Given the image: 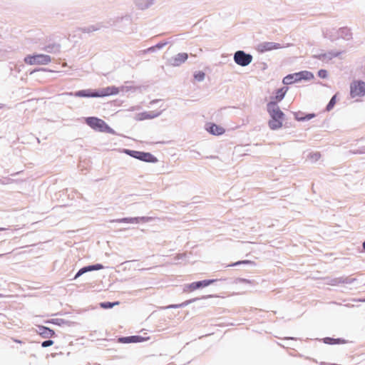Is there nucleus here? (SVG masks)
<instances>
[{
	"label": "nucleus",
	"instance_id": "5701e85b",
	"mask_svg": "<svg viewBox=\"0 0 365 365\" xmlns=\"http://www.w3.org/2000/svg\"><path fill=\"white\" fill-rule=\"evenodd\" d=\"M336 96L334 95L331 99L330 100L329 103H328L327 106V110L328 111L331 110L333 107L334 106L335 103H336Z\"/></svg>",
	"mask_w": 365,
	"mask_h": 365
},
{
	"label": "nucleus",
	"instance_id": "0eeeda50",
	"mask_svg": "<svg viewBox=\"0 0 365 365\" xmlns=\"http://www.w3.org/2000/svg\"><path fill=\"white\" fill-rule=\"evenodd\" d=\"M280 48V44L274 42H262L257 46V50L259 53H264L272 50H277Z\"/></svg>",
	"mask_w": 365,
	"mask_h": 365
},
{
	"label": "nucleus",
	"instance_id": "a211bd4d",
	"mask_svg": "<svg viewBox=\"0 0 365 365\" xmlns=\"http://www.w3.org/2000/svg\"><path fill=\"white\" fill-rule=\"evenodd\" d=\"M39 334L43 337L48 338L52 337L55 334V332L49 328L45 327H39Z\"/></svg>",
	"mask_w": 365,
	"mask_h": 365
},
{
	"label": "nucleus",
	"instance_id": "f3484780",
	"mask_svg": "<svg viewBox=\"0 0 365 365\" xmlns=\"http://www.w3.org/2000/svg\"><path fill=\"white\" fill-rule=\"evenodd\" d=\"M338 34L339 37L346 40H349L352 37L351 30L346 27L341 28L339 30Z\"/></svg>",
	"mask_w": 365,
	"mask_h": 365
},
{
	"label": "nucleus",
	"instance_id": "2f4dec72",
	"mask_svg": "<svg viewBox=\"0 0 365 365\" xmlns=\"http://www.w3.org/2000/svg\"><path fill=\"white\" fill-rule=\"evenodd\" d=\"M5 230V229H4V228H0V231H1V230Z\"/></svg>",
	"mask_w": 365,
	"mask_h": 365
},
{
	"label": "nucleus",
	"instance_id": "f257e3e1",
	"mask_svg": "<svg viewBox=\"0 0 365 365\" xmlns=\"http://www.w3.org/2000/svg\"><path fill=\"white\" fill-rule=\"evenodd\" d=\"M267 111L271 117L269 120V126L272 130L279 129L282 127L284 114L276 105L275 102H269L267 106Z\"/></svg>",
	"mask_w": 365,
	"mask_h": 365
},
{
	"label": "nucleus",
	"instance_id": "39448f33",
	"mask_svg": "<svg viewBox=\"0 0 365 365\" xmlns=\"http://www.w3.org/2000/svg\"><path fill=\"white\" fill-rule=\"evenodd\" d=\"M365 95V82L354 81L350 85V96L351 98L362 97Z\"/></svg>",
	"mask_w": 365,
	"mask_h": 365
},
{
	"label": "nucleus",
	"instance_id": "f03ea898",
	"mask_svg": "<svg viewBox=\"0 0 365 365\" xmlns=\"http://www.w3.org/2000/svg\"><path fill=\"white\" fill-rule=\"evenodd\" d=\"M86 123L94 130L115 135V130L111 128L103 120L96 117H88L85 119Z\"/></svg>",
	"mask_w": 365,
	"mask_h": 365
},
{
	"label": "nucleus",
	"instance_id": "4468645a",
	"mask_svg": "<svg viewBox=\"0 0 365 365\" xmlns=\"http://www.w3.org/2000/svg\"><path fill=\"white\" fill-rule=\"evenodd\" d=\"M144 340V338L140 336H131L127 337H121L118 339L120 343H138Z\"/></svg>",
	"mask_w": 365,
	"mask_h": 365
},
{
	"label": "nucleus",
	"instance_id": "423d86ee",
	"mask_svg": "<svg viewBox=\"0 0 365 365\" xmlns=\"http://www.w3.org/2000/svg\"><path fill=\"white\" fill-rule=\"evenodd\" d=\"M234 60L237 64L246 66L252 62V56L242 51H238L235 53Z\"/></svg>",
	"mask_w": 365,
	"mask_h": 365
},
{
	"label": "nucleus",
	"instance_id": "cd10ccee",
	"mask_svg": "<svg viewBox=\"0 0 365 365\" xmlns=\"http://www.w3.org/2000/svg\"><path fill=\"white\" fill-rule=\"evenodd\" d=\"M53 344V341L52 340H47V341H44L41 346L43 347H47V346H51Z\"/></svg>",
	"mask_w": 365,
	"mask_h": 365
},
{
	"label": "nucleus",
	"instance_id": "f8f14e48",
	"mask_svg": "<svg viewBox=\"0 0 365 365\" xmlns=\"http://www.w3.org/2000/svg\"><path fill=\"white\" fill-rule=\"evenodd\" d=\"M287 91V87H282L279 89H277L275 92V96L271 98L270 102H275L276 105H277V103L280 102L284 98Z\"/></svg>",
	"mask_w": 365,
	"mask_h": 365
},
{
	"label": "nucleus",
	"instance_id": "4be33fe9",
	"mask_svg": "<svg viewBox=\"0 0 365 365\" xmlns=\"http://www.w3.org/2000/svg\"><path fill=\"white\" fill-rule=\"evenodd\" d=\"M314 116H315L314 114H308V115L302 117V115L299 116V115L297 114L296 115V119L299 121H303L305 120H310V119L313 118Z\"/></svg>",
	"mask_w": 365,
	"mask_h": 365
},
{
	"label": "nucleus",
	"instance_id": "6ab92c4d",
	"mask_svg": "<svg viewBox=\"0 0 365 365\" xmlns=\"http://www.w3.org/2000/svg\"><path fill=\"white\" fill-rule=\"evenodd\" d=\"M324 342L329 344H343L345 342L344 340L341 339H333L330 337H326L324 339Z\"/></svg>",
	"mask_w": 365,
	"mask_h": 365
},
{
	"label": "nucleus",
	"instance_id": "c756f323",
	"mask_svg": "<svg viewBox=\"0 0 365 365\" xmlns=\"http://www.w3.org/2000/svg\"><path fill=\"white\" fill-rule=\"evenodd\" d=\"M195 78L197 79L198 81H202L203 80L204 77H205V74L204 73L202 72H200L198 73L197 74H196L195 76Z\"/></svg>",
	"mask_w": 365,
	"mask_h": 365
},
{
	"label": "nucleus",
	"instance_id": "20e7f679",
	"mask_svg": "<svg viewBox=\"0 0 365 365\" xmlns=\"http://www.w3.org/2000/svg\"><path fill=\"white\" fill-rule=\"evenodd\" d=\"M123 153L140 160L147 163H156L158 159L150 153L125 149Z\"/></svg>",
	"mask_w": 365,
	"mask_h": 365
},
{
	"label": "nucleus",
	"instance_id": "7ed1b4c3",
	"mask_svg": "<svg viewBox=\"0 0 365 365\" xmlns=\"http://www.w3.org/2000/svg\"><path fill=\"white\" fill-rule=\"evenodd\" d=\"M24 61L29 65H47L51 61V58L45 54L29 55L24 58Z\"/></svg>",
	"mask_w": 365,
	"mask_h": 365
},
{
	"label": "nucleus",
	"instance_id": "aec40b11",
	"mask_svg": "<svg viewBox=\"0 0 365 365\" xmlns=\"http://www.w3.org/2000/svg\"><path fill=\"white\" fill-rule=\"evenodd\" d=\"M295 78H296L295 73L288 75L284 78L283 83L287 85L292 84L297 81H294Z\"/></svg>",
	"mask_w": 365,
	"mask_h": 365
},
{
	"label": "nucleus",
	"instance_id": "1a4fd4ad",
	"mask_svg": "<svg viewBox=\"0 0 365 365\" xmlns=\"http://www.w3.org/2000/svg\"><path fill=\"white\" fill-rule=\"evenodd\" d=\"M120 88L116 86H108L106 88H102L101 90L97 91V96H98V97L103 98V97H106V96H114V95L118 94L120 93Z\"/></svg>",
	"mask_w": 365,
	"mask_h": 365
},
{
	"label": "nucleus",
	"instance_id": "412c9836",
	"mask_svg": "<svg viewBox=\"0 0 365 365\" xmlns=\"http://www.w3.org/2000/svg\"><path fill=\"white\" fill-rule=\"evenodd\" d=\"M118 304H119L118 302H113V303H111V302H102V303L100 304V306H101V308H103V309H109V308H112L115 305H118Z\"/></svg>",
	"mask_w": 365,
	"mask_h": 365
},
{
	"label": "nucleus",
	"instance_id": "b1692460",
	"mask_svg": "<svg viewBox=\"0 0 365 365\" xmlns=\"http://www.w3.org/2000/svg\"><path fill=\"white\" fill-rule=\"evenodd\" d=\"M118 222H129V223H136L138 222L137 218H123L119 220Z\"/></svg>",
	"mask_w": 365,
	"mask_h": 365
},
{
	"label": "nucleus",
	"instance_id": "6e6552de",
	"mask_svg": "<svg viewBox=\"0 0 365 365\" xmlns=\"http://www.w3.org/2000/svg\"><path fill=\"white\" fill-rule=\"evenodd\" d=\"M217 279H205L200 282H195L187 285V292H193L199 288L205 287L216 282Z\"/></svg>",
	"mask_w": 365,
	"mask_h": 365
},
{
	"label": "nucleus",
	"instance_id": "dca6fc26",
	"mask_svg": "<svg viewBox=\"0 0 365 365\" xmlns=\"http://www.w3.org/2000/svg\"><path fill=\"white\" fill-rule=\"evenodd\" d=\"M296 78L294 81H300L302 79L311 80L314 78V75L309 71H301L295 73Z\"/></svg>",
	"mask_w": 365,
	"mask_h": 365
},
{
	"label": "nucleus",
	"instance_id": "a878e982",
	"mask_svg": "<svg viewBox=\"0 0 365 365\" xmlns=\"http://www.w3.org/2000/svg\"><path fill=\"white\" fill-rule=\"evenodd\" d=\"M251 263H252V262L250 260H242V261H238L237 262H235V263L230 264V266H236V265H239L241 264H251Z\"/></svg>",
	"mask_w": 365,
	"mask_h": 365
},
{
	"label": "nucleus",
	"instance_id": "bb28decb",
	"mask_svg": "<svg viewBox=\"0 0 365 365\" xmlns=\"http://www.w3.org/2000/svg\"><path fill=\"white\" fill-rule=\"evenodd\" d=\"M189 304V302H185L182 304H172V305H170L168 307V308H179V307H181L182 306H185V305H187Z\"/></svg>",
	"mask_w": 365,
	"mask_h": 365
},
{
	"label": "nucleus",
	"instance_id": "9d476101",
	"mask_svg": "<svg viewBox=\"0 0 365 365\" xmlns=\"http://www.w3.org/2000/svg\"><path fill=\"white\" fill-rule=\"evenodd\" d=\"M206 130L210 133L215 135H222L225 130L220 125L209 123L206 125Z\"/></svg>",
	"mask_w": 365,
	"mask_h": 365
},
{
	"label": "nucleus",
	"instance_id": "2eb2a0df",
	"mask_svg": "<svg viewBox=\"0 0 365 365\" xmlns=\"http://www.w3.org/2000/svg\"><path fill=\"white\" fill-rule=\"evenodd\" d=\"M76 97L98 98L97 91H91V90H81L75 93Z\"/></svg>",
	"mask_w": 365,
	"mask_h": 365
},
{
	"label": "nucleus",
	"instance_id": "ddd939ff",
	"mask_svg": "<svg viewBox=\"0 0 365 365\" xmlns=\"http://www.w3.org/2000/svg\"><path fill=\"white\" fill-rule=\"evenodd\" d=\"M103 268V266L100 264L83 267L77 272L74 279H77L78 277H80L83 274L86 273V272L93 271V270H98V269H101Z\"/></svg>",
	"mask_w": 365,
	"mask_h": 365
},
{
	"label": "nucleus",
	"instance_id": "7c9ffc66",
	"mask_svg": "<svg viewBox=\"0 0 365 365\" xmlns=\"http://www.w3.org/2000/svg\"><path fill=\"white\" fill-rule=\"evenodd\" d=\"M211 297L210 295V296H208V297H203V299H205V298H207V297Z\"/></svg>",
	"mask_w": 365,
	"mask_h": 365
},
{
	"label": "nucleus",
	"instance_id": "c85d7f7f",
	"mask_svg": "<svg viewBox=\"0 0 365 365\" xmlns=\"http://www.w3.org/2000/svg\"><path fill=\"white\" fill-rule=\"evenodd\" d=\"M140 120H144V119H148V118H152L153 116V115H148L145 113H141L140 115Z\"/></svg>",
	"mask_w": 365,
	"mask_h": 365
},
{
	"label": "nucleus",
	"instance_id": "393cba45",
	"mask_svg": "<svg viewBox=\"0 0 365 365\" xmlns=\"http://www.w3.org/2000/svg\"><path fill=\"white\" fill-rule=\"evenodd\" d=\"M318 76L321 78H325L327 77V71L324 69H321L318 71Z\"/></svg>",
	"mask_w": 365,
	"mask_h": 365
},
{
	"label": "nucleus",
	"instance_id": "9b49d317",
	"mask_svg": "<svg viewBox=\"0 0 365 365\" xmlns=\"http://www.w3.org/2000/svg\"><path fill=\"white\" fill-rule=\"evenodd\" d=\"M187 58V53H180L171 59L170 63L173 66H179L182 63L185 62Z\"/></svg>",
	"mask_w": 365,
	"mask_h": 365
}]
</instances>
